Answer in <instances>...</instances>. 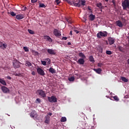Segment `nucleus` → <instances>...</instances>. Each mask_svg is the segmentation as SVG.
<instances>
[{"label":"nucleus","instance_id":"obj_1","mask_svg":"<svg viewBox=\"0 0 129 129\" xmlns=\"http://www.w3.org/2000/svg\"><path fill=\"white\" fill-rule=\"evenodd\" d=\"M122 7L124 11L126 10V9H129V0H124L122 3Z\"/></svg>","mask_w":129,"mask_h":129},{"label":"nucleus","instance_id":"obj_2","mask_svg":"<svg viewBox=\"0 0 129 129\" xmlns=\"http://www.w3.org/2000/svg\"><path fill=\"white\" fill-rule=\"evenodd\" d=\"M97 37L99 39L101 38L102 37H107V32L106 31H104V32L100 31L97 33Z\"/></svg>","mask_w":129,"mask_h":129},{"label":"nucleus","instance_id":"obj_3","mask_svg":"<svg viewBox=\"0 0 129 129\" xmlns=\"http://www.w3.org/2000/svg\"><path fill=\"white\" fill-rule=\"evenodd\" d=\"M37 93L39 96H41V97L45 98L46 97V93H45V91L43 90L39 89L37 91Z\"/></svg>","mask_w":129,"mask_h":129},{"label":"nucleus","instance_id":"obj_4","mask_svg":"<svg viewBox=\"0 0 129 129\" xmlns=\"http://www.w3.org/2000/svg\"><path fill=\"white\" fill-rule=\"evenodd\" d=\"M47 99L49 102H57V98L56 97L52 96L51 97H48Z\"/></svg>","mask_w":129,"mask_h":129},{"label":"nucleus","instance_id":"obj_5","mask_svg":"<svg viewBox=\"0 0 129 129\" xmlns=\"http://www.w3.org/2000/svg\"><path fill=\"white\" fill-rule=\"evenodd\" d=\"M37 72L38 74L41 75V76H44V75H45V72H44V70L40 68L37 69Z\"/></svg>","mask_w":129,"mask_h":129},{"label":"nucleus","instance_id":"obj_6","mask_svg":"<svg viewBox=\"0 0 129 129\" xmlns=\"http://www.w3.org/2000/svg\"><path fill=\"white\" fill-rule=\"evenodd\" d=\"M53 34L55 37H60L61 36V32L58 30L57 29H55L53 30Z\"/></svg>","mask_w":129,"mask_h":129},{"label":"nucleus","instance_id":"obj_7","mask_svg":"<svg viewBox=\"0 0 129 129\" xmlns=\"http://www.w3.org/2000/svg\"><path fill=\"white\" fill-rule=\"evenodd\" d=\"M1 89L4 93H10V89L7 87L2 86Z\"/></svg>","mask_w":129,"mask_h":129},{"label":"nucleus","instance_id":"obj_8","mask_svg":"<svg viewBox=\"0 0 129 129\" xmlns=\"http://www.w3.org/2000/svg\"><path fill=\"white\" fill-rule=\"evenodd\" d=\"M86 4V1L85 0H79V5H80V8H83Z\"/></svg>","mask_w":129,"mask_h":129},{"label":"nucleus","instance_id":"obj_9","mask_svg":"<svg viewBox=\"0 0 129 129\" xmlns=\"http://www.w3.org/2000/svg\"><path fill=\"white\" fill-rule=\"evenodd\" d=\"M30 116L31 117H32V118H37L38 114H37V112H36V111H32L30 114Z\"/></svg>","mask_w":129,"mask_h":129},{"label":"nucleus","instance_id":"obj_10","mask_svg":"<svg viewBox=\"0 0 129 129\" xmlns=\"http://www.w3.org/2000/svg\"><path fill=\"white\" fill-rule=\"evenodd\" d=\"M8 47V45L6 44V43H3L2 42H0V48L3 49V50H5Z\"/></svg>","mask_w":129,"mask_h":129},{"label":"nucleus","instance_id":"obj_11","mask_svg":"<svg viewBox=\"0 0 129 129\" xmlns=\"http://www.w3.org/2000/svg\"><path fill=\"white\" fill-rule=\"evenodd\" d=\"M77 62L80 65H83V64H84L85 62V60H84V58H80L78 61H77Z\"/></svg>","mask_w":129,"mask_h":129},{"label":"nucleus","instance_id":"obj_12","mask_svg":"<svg viewBox=\"0 0 129 129\" xmlns=\"http://www.w3.org/2000/svg\"><path fill=\"white\" fill-rule=\"evenodd\" d=\"M47 53H48V54H50V55H56V52H55V50L52 49H48Z\"/></svg>","mask_w":129,"mask_h":129},{"label":"nucleus","instance_id":"obj_13","mask_svg":"<svg viewBox=\"0 0 129 129\" xmlns=\"http://www.w3.org/2000/svg\"><path fill=\"white\" fill-rule=\"evenodd\" d=\"M116 24L118 27H119V28H122V27H123V25L120 20L116 21Z\"/></svg>","mask_w":129,"mask_h":129},{"label":"nucleus","instance_id":"obj_14","mask_svg":"<svg viewBox=\"0 0 129 129\" xmlns=\"http://www.w3.org/2000/svg\"><path fill=\"white\" fill-rule=\"evenodd\" d=\"M109 45H113L114 44V39L112 37H109L108 39Z\"/></svg>","mask_w":129,"mask_h":129},{"label":"nucleus","instance_id":"obj_15","mask_svg":"<svg viewBox=\"0 0 129 129\" xmlns=\"http://www.w3.org/2000/svg\"><path fill=\"white\" fill-rule=\"evenodd\" d=\"M89 20H90V21H94V20H95V15L91 14L90 15H89Z\"/></svg>","mask_w":129,"mask_h":129},{"label":"nucleus","instance_id":"obj_16","mask_svg":"<svg viewBox=\"0 0 129 129\" xmlns=\"http://www.w3.org/2000/svg\"><path fill=\"white\" fill-rule=\"evenodd\" d=\"M93 70L95 71V72L97 73V74H100V73H101V71H102V70H101L100 68L93 69Z\"/></svg>","mask_w":129,"mask_h":129},{"label":"nucleus","instance_id":"obj_17","mask_svg":"<svg viewBox=\"0 0 129 129\" xmlns=\"http://www.w3.org/2000/svg\"><path fill=\"white\" fill-rule=\"evenodd\" d=\"M17 20H22V19H24V15L23 14H19L16 15Z\"/></svg>","mask_w":129,"mask_h":129},{"label":"nucleus","instance_id":"obj_18","mask_svg":"<svg viewBox=\"0 0 129 129\" xmlns=\"http://www.w3.org/2000/svg\"><path fill=\"white\" fill-rule=\"evenodd\" d=\"M45 123L47 124L50 123V116L48 115L45 116Z\"/></svg>","mask_w":129,"mask_h":129},{"label":"nucleus","instance_id":"obj_19","mask_svg":"<svg viewBox=\"0 0 129 129\" xmlns=\"http://www.w3.org/2000/svg\"><path fill=\"white\" fill-rule=\"evenodd\" d=\"M48 71L50 73H52V74H54V73H56V70H55V69H53V68H50L48 69Z\"/></svg>","mask_w":129,"mask_h":129},{"label":"nucleus","instance_id":"obj_20","mask_svg":"<svg viewBox=\"0 0 129 129\" xmlns=\"http://www.w3.org/2000/svg\"><path fill=\"white\" fill-rule=\"evenodd\" d=\"M79 57H81V59H85L86 58L85 55H84L82 52L79 53Z\"/></svg>","mask_w":129,"mask_h":129},{"label":"nucleus","instance_id":"obj_21","mask_svg":"<svg viewBox=\"0 0 129 129\" xmlns=\"http://www.w3.org/2000/svg\"><path fill=\"white\" fill-rule=\"evenodd\" d=\"M13 67L15 69L17 68H20V64L18 62H14Z\"/></svg>","mask_w":129,"mask_h":129},{"label":"nucleus","instance_id":"obj_22","mask_svg":"<svg viewBox=\"0 0 129 129\" xmlns=\"http://www.w3.org/2000/svg\"><path fill=\"white\" fill-rule=\"evenodd\" d=\"M89 60L90 61V62H95V60H94V58L93 57V56L91 55L89 57Z\"/></svg>","mask_w":129,"mask_h":129},{"label":"nucleus","instance_id":"obj_23","mask_svg":"<svg viewBox=\"0 0 129 129\" xmlns=\"http://www.w3.org/2000/svg\"><path fill=\"white\" fill-rule=\"evenodd\" d=\"M0 83H1V84H3V85L7 86V83L6 82V81L1 78H0Z\"/></svg>","mask_w":129,"mask_h":129},{"label":"nucleus","instance_id":"obj_24","mask_svg":"<svg viewBox=\"0 0 129 129\" xmlns=\"http://www.w3.org/2000/svg\"><path fill=\"white\" fill-rule=\"evenodd\" d=\"M75 7H78V8H80V5L79 4V2L78 3H75L74 2H73V5Z\"/></svg>","mask_w":129,"mask_h":129},{"label":"nucleus","instance_id":"obj_25","mask_svg":"<svg viewBox=\"0 0 129 129\" xmlns=\"http://www.w3.org/2000/svg\"><path fill=\"white\" fill-rule=\"evenodd\" d=\"M97 7L99 9H103V7L102 6V4L101 3H98L97 4Z\"/></svg>","mask_w":129,"mask_h":129},{"label":"nucleus","instance_id":"obj_26","mask_svg":"<svg viewBox=\"0 0 129 129\" xmlns=\"http://www.w3.org/2000/svg\"><path fill=\"white\" fill-rule=\"evenodd\" d=\"M97 49L98 50V51H99V52H100V53H102V47H101V46H98L97 47Z\"/></svg>","mask_w":129,"mask_h":129},{"label":"nucleus","instance_id":"obj_27","mask_svg":"<svg viewBox=\"0 0 129 129\" xmlns=\"http://www.w3.org/2000/svg\"><path fill=\"white\" fill-rule=\"evenodd\" d=\"M67 121V118L66 117H62L60 119L61 122H65V121Z\"/></svg>","mask_w":129,"mask_h":129},{"label":"nucleus","instance_id":"obj_28","mask_svg":"<svg viewBox=\"0 0 129 129\" xmlns=\"http://www.w3.org/2000/svg\"><path fill=\"white\" fill-rule=\"evenodd\" d=\"M45 39H46V40L48 41V42H52L53 41L52 40V38H51V37H50V36H45Z\"/></svg>","mask_w":129,"mask_h":129},{"label":"nucleus","instance_id":"obj_29","mask_svg":"<svg viewBox=\"0 0 129 129\" xmlns=\"http://www.w3.org/2000/svg\"><path fill=\"white\" fill-rule=\"evenodd\" d=\"M25 66H28V67H31V66H32V63L30 61H27L26 62Z\"/></svg>","mask_w":129,"mask_h":129},{"label":"nucleus","instance_id":"obj_30","mask_svg":"<svg viewBox=\"0 0 129 129\" xmlns=\"http://www.w3.org/2000/svg\"><path fill=\"white\" fill-rule=\"evenodd\" d=\"M121 80L122 81H123V82H127L128 81V80H127L125 77H121Z\"/></svg>","mask_w":129,"mask_h":129},{"label":"nucleus","instance_id":"obj_31","mask_svg":"<svg viewBox=\"0 0 129 129\" xmlns=\"http://www.w3.org/2000/svg\"><path fill=\"white\" fill-rule=\"evenodd\" d=\"M117 48L118 49L119 51H120V52H122V51H123V47H122L121 46H118Z\"/></svg>","mask_w":129,"mask_h":129},{"label":"nucleus","instance_id":"obj_32","mask_svg":"<svg viewBox=\"0 0 129 129\" xmlns=\"http://www.w3.org/2000/svg\"><path fill=\"white\" fill-rule=\"evenodd\" d=\"M28 31L29 33V34H31V35H34V34H35V32H34V31L31 29H28Z\"/></svg>","mask_w":129,"mask_h":129},{"label":"nucleus","instance_id":"obj_33","mask_svg":"<svg viewBox=\"0 0 129 129\" xmlns=\"http://www.w3.org/2000/svg\"><path fill=\"white\" fill-rule=\"evenodd\" d=\"M113 98L114 100H115V101H118L119 100V98H118V97H117V96H114Z\"/></svg>","mask_w":129,"mask_h":129},{"label":"nucleus","instance_id":"obj_34","mask_svg":"<svg viewBox=\"0 0 129 129\" xmlns=\"http://www.w3.org/2000/svg\"><path fill=\"white\" fill-rule=\"evenodd\" d=\"M106 54H107V55H111V54H112V52H111V51L110 50H106Z\"/></svg>","mask_w":129,"mask_h":129},{"label":"nucleus","instance_id":"obj_35","mask_svg":"<svg viewBox=\"0 0 129 129\" xmlns=\"http://www.w3.org/2000/svg\"><path fill=\"white\" fill-rule=\"evenodd\" d=\"M31 52H32V53H34L35 55H36V56H38V55H39V52H38L34 50H32Z\"/></svg>","mask_w":129,"mask_h":129},{"label":"nucleus","instance_id":"obj_36","mask_svg":"<svg viewBox=\"0 0 129 129\" xmlns=\"http://www.w3.org/2000/svg\"><path fill=\"white\" fill-rule=\"evenodd\" d=\"M69 80L70 81H74V80H75V78H74V77H72L69 78Z\"/></svg>","mask_w":129,"mask_h":129},{"label":"nucleus","instance_id":"obj_37","mask_svg":"<svg viewBox=\"0 0 129 129\" xmlns=\"http://www.w3.org/2000/svg\"><path fill=\"white\" fill-rule=\"evenodd\" d=\"M23 49H24V50H25V52H29V48L27 47L24 46L23 47Z\"/></svg>","mask_w":129,"mask_h":129},{"label":"nucleus","instance_id":"obj_38","mask_svg":"<svg viewBox=\"0 0 129 129\" xmlns=\"http://www.w3.org/2000/svg\"><path fill=\"white\" fill-rule=\"evenodd\" d=\"M41 64H42V65H44V66L47 65V62H46L45 61L41 60Z\"/></svg>","mask_w":129,"mask_h":129},{"label":"nucleus","instance_id":"obj_39","mask_svg":"<svg viewBox=\"0 0 129 129\" xmlns=\"http://www.w3.org/2000/svg\"><path fill=\"white\" fill-rule=\"evenodd\" d=\"M10 15L12 16V17H16V13H15L14 12L10 13Z\"/></svg>","mask_w":129,"mask_h":129},{"label":"nucleus","instance_id":"obj_40","mask_svg":"<svg viewBox=\"0 0 129 129\" xmlns=\"http://www.w3.org/2000/svg\"><path fill=\"white\" fill-rule=\"evenodd\" d=\"M36 103H41V99H40L39 98H37L36 99Z\"/></svg>","mask_w":129,"mask_h":129},{"label":"nucleus","instance_id":"obj_41","mask_svg":"<svg viewBox=\"0 0 129 129\" xmlns=\"http://www.w3.org/2000/svg\"><path fill=\"white\" fill-rule=\"evenodd\" d=\"M55 3H56V5H59L61 1L60 0H55Z\"/></svg>","mask_w":129,"mask_h":129},{"label":"nucleus","instance_id":"obj_42","mask_svg":"<svg viewBox=\"0 0 129 129\" xmlns=\"http://www.w3.org/2000/svg\"><path fill=\"white\" fill-rule=\"evenodd\" d=\"M39 7L40 8H44L45 5L44 4H40Z\"/></svg>","mask_w":129,"mask_h":129},{"label":"nucleus","instance_id":"obj_43","mask_svg":"<svg viewBox=\"0 0 129 129\" xmlns=\"http://www.w3.org/2000/svg\"><path fill=\"white\" fill-rule=\"evenodd\" d=\"M67 21L68 23H69V24H71L72 23V21H71V19H67Z\"/></svg>","mask_w":129,"mask_h":129},{"label":"nucleus","instance_id":"obj_44","mask_svg":"<svg viewBox=\"0 0 129 129\" xmlns=\"http://www.w3.org/2000/svg\"><path fill=\"white\" fill-rule=\"evenodd\" d=\"M67 2L68 3V4H69L70 5H71L72 6L73 5V2H71L70 1H68Z\"/></svg>","mask_w":129,"mask_h":129},{"label":"nucleus","instance_id":"obj_45","mask_svg":"<svg viewBox=\"0 0 129 129\" xmlns=\"http://www.w3.org/2000/svg\"><path fill=\"white\" fill-rule=\"evenodd\" d=\"M37 1H38V0H31V3L34 4L35 3H37Z\"/></svg>","mask_w":129,"mask_h":129},{"label":"nucleus","instance_id":"obj_46","mask_svg":"<svg viewBox=\"0 0 129 129\" xmlns=\"http://www.w3.org/2000/svg\"><path fill=\"white\" fill-rule=\"evenodd\" d=\"M102 66V63H98V67H101Z\"/></svg>","mask_w":129,"mask_h":129},{"label":"nucleus","instance_id":"obj_47","mask_svg":"<svg viewBox=\"0 0 129 129\" xmlns=\"http://www.w3.org/2000/svg\"><path fill=\"white\" fill-rule=\"evenodd\" d=\"M67 39H68V38H67V37H62V40H64V41L65 40H67Z\"/></svg>","mask_w":129,"mask_h":129},{"label":"nucleus","instance_id":"obj_48","mask_svg":"<svg viewBox=\"0 0 129 129\" xmlns=\"http://www.w3.org/2000/svg\"><path fill=\"white\" fill-rule=\"evenodd\" d=\"M112 3L114 6H115V0H112Z\"/></svg>","mask_w":129,"mask_h":129},{"label":"nucleus","instance_id":"obj_49","mask_svg":"<svg viewBox=\"0 0 129 129\" xmlns=\"http://www.w3.org/2000/svg\"><path fill=\"white\" fill-rule=\"evenodd\" d=\"M74 32H75V33H76L77 34H79V31H78V30H75Z\"/></svg>","mask_w":129,"mask_h":129},{"label":"nucleus","instance_id":"obj_50","mask_svg":"<svg viewBox=\"0 0 129 129\" xmlns=\"http://www.w3.org/2000/svg\"><path fill=\"white\" fill-rule=\"evenodd\" d=\"M7 79H9V80H11V79H12V78L10 76H8L7 77Z\"/></svg>","mask_w":129,"mask_h":129},{"label":"nucleus","instance_id":"obj_51","mask_svg":"<svg viewBox=\"0 0 129 129\" xmlns=\"http://www.w3.org/2000/svg\"><path fill=\"white\" fill-rule=\"evenodd\" d=\"M32 75H35L36 73H35V72H32L31 73Z\"/></svg>","mask_w":129,"mask_h":129},{"label":"nucleus","instance_id":"obj_52","mask_svg":"<svg viewBox=\"0 0 129 129\" xmlns=\"http://www.w3.org/2000/svg\"><path fill=\"white\" fill-rule=\"evenodd\" d=\"M27 10V7H23V11H26Z\"/></svg>","mask_w":129,"mask_h":129},{"label":"nucleus","instance_id":"obj_53","mask_svg":"<svg viewBox=\"0 0 129 129\" xmlns=\"http://www.w3.org/2000/svg\"><path fill=\"white\" fill-rule=\"evenodd\" d=\"M88 10H89V11H91V8H90V6L88 7Z\"/></svg>","mask_w":129,"mask_h":129},{"label":"nucleus","instance_id":"obj_54","mask_svg":"<svg viewBox=\"0 0 129 129\" xmlns=\"http://www.w3.org/2000/svg\"><path fill=\"white\" fill-rule=\"evenodd\" d=\"M70 35L71 36H72V31H70Z\"/></svg>","mask_w":129,"mask_h":129},{"label":"nucleus","instance_id":"obj_55","mask_svg":"<svg viewBox=\"0 0 129 129\" xmlns=\"http://www.w3.org/2000/svg\"><path fill=\"white\" fill-rule=\"evenodd\" d=\"M48 115H50V116L52 115V113L51 112H49L48 113Z\"/></svg>","mask_w":129,"mask_h":129},{"label":"nucleus","instance_id":"obj_56","mask_svg":"<svg viewBox=\"0 0 129 129\" xmlns=\"http://www.w3.org/2000/svg\"><path fill=\"white\" fill-rule=\"evenodd\" d=\"M45 60H46V61H48V62L49 61H50V59L49 58H46V59H45Z\"/></svg>","mask_w":129,"mask_h":129},{"label":"nucleus","instance_id":"obj_57","mask_svg":"<svg viewBox=\"0 0 129 129\" xmlns=\"http://www.w3.org/2000/svg\"><path fill=\"white\" fill-rule=\"evenodd\" d=\"M68 45H69V46H70V45H71V42H68Z\"/></svg>","mask_w":129,"mask_h":129},{"label":"nucleus","instance_id":"obj_58","mask_svg":"<svg viewBox=\"0 0 129 129\" xmlns=\"http://www.w3.org/2000/svg\"><path fill=\"white\" fill-rule=\"evenodd\" d=\"M47 63H48V64H50V63H51V61L50 60H49Z\"/></svg>","mask_w":129,"mask_h":129},{"label":"nucleus","instance_id":"obj_59","mask_svg":"<svg viewBox=\"0 0 129 129\" xmlns=\"http://www.w3.org/2000/svg\"><path fill=\"white\" fill-rule=\"evenodd\" d=\"M105 2H108V0H105Z\"/></svg>","mask_w":129,"mask_h":129},{"label":"nucleus","instance_id":"obj_60","mask_svg":"<svg viewBox=\"0 0 129 129\" xmlns=\"http://www.w3.org/2000/svg\"><path fill=\"white\" fill-rule=\"evenodd\" d=\"M16 76H18V75H16Z\"/></svg>","mask_w":129,"mask_h":129}]
</instances>
